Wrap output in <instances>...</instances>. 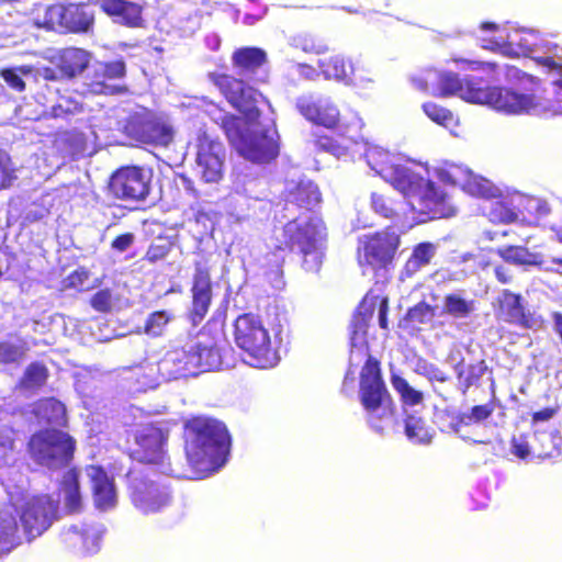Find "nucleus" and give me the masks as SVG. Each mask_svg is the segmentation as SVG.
<instances>
[{"label":"nucleus","mask_w":562,"mask_h":562,"mask_svg":"<svg viewBox=\"0 0 562 562\" xmlns=\"http://www.w3.org/2000/svg\"><path fill=\"white\" fill-rule=\"evenodd\" d=\"M267 63L268 55L265 49L254 46L239 47L232 54V66L238 78L216 71L207 75L223 98L250 122L260 117L258 104L266 100L251 83L266 82V76H259V72Z\"/></svg>","instance_id":"nucleus-1"},{"label":"nucleus","mask_w":562,"mask_h":562,"mask_svg":"<svg viewBox=\"0 0 562 562\" xmlns=\"http://www.w3.org/2000/svg\"><path fill=\"white\" fill-rule=\"evenodd\" d=\"M184 452L192 467L224 460L232 439L226 425L213 417L193 416L183 425Z\"/></svg>","instance_id":"nucleus-2"},{"label":"nucleus","mask_w":562,"mask_h":562,"mask_svg":"<svg viewBox=\"0 0 562 562\" xmlns=\"http://www.w3.org/2000/svg\"><path fill=\"white\" fill-rule=\"evenodd\" d=\"M461 99L488 104L498 112L515 115L550 110L549 103L535 91L520 93L512 88L491 87L486 79L474 75L462 78Z\"/></svg>","instance_id":"nucleus-3"},{"label":"nucleus","mask_w":562,"mask_h":562,"mask_svg":"<svg viewBox=\"0 0 562 562\" xmlns=\"http://www.w3.org/2000/svg\"><path fill=\"white\" fill-rule=\"evenodd\" d=\"M257 121L247 120L249 126L244 127L239 116L226 114L221 120V127L232 147L245 159L259 164L270 162L279 155L278 133L274 127H256Z\"/></svg>","instance_id":"nucleus-4"},{"label":"nucleus","mask_w":562,"mask_h":562,"mask_svg":"<svg viewBox=\"0 0 562 562\" xmlns=\"http://www.w3.org/2000/svg\"><path fill=\"white\" fill-rule=\"evenodd\" d=\"M173 475L175 471L161 474L154 468L130 470L126 477L133 506L144 515L158 514L169 508L175 496L167 480Z\"/></svg>","instance_id":"nucleus-5"},{"label":"nucleus","mask_w":562,"mask_h":562,"mask_svg":"<svg viewBox=\"0 0 562 562\" xmlns=\"http://www.w3.org/2000/svg\"><path fill=\"white\" fill-rule=\"evenodd\" d=\"M359 397L370 426L382 431L383 422L395 415V404L383 381L380 361L372 356L368 357L360 372Z\"/></svg>","instance_id":"nucleus-6"},{"label":"nucleus","mask_w":562,"mask_h":562,"mask_svg":"<svg viewBox=\"0 0 562 562\" xmlns=\"http://www.w3.org/2000/svg\"><path fill=\"white\" fill-rule=\"evenodd\" d=\"M77 450L76 439L58 428H41L29 437L25 451L32 462L56 471L68 467Z\"/></svg>","instance_id":"nucleus-7"},{"label":"nucleus","mask_w":562,"mask_h":562,"mask_svg":"<svg viewBox=\"0 0 562 562\" xmlns=\"http://www.w3.org/2000/svg\"><path fill=\"white\" fill-rule=\"evenodd\" d=\"M233 327L235 344L248 356L252 367L267 369L278 363V351L261 318H235Z\"/></svg>","instance_id":"nucleus-8"},{"label":"nucleus","mask_w":562,"mask_h":562,"mask_svg":"<svg viewBox=\"0 0 562 562\" xmlns=\"http://www.w3.org/2000/svg\"><path fill=\"white\" fill-rule=\"evenodd\" d=\"M132 436L135 445L131 451L133 460L146 468L159 470L161 474L173 472L167 450L169 430L161 423L140 425Z\"/></svg>","instance_id":"nucleus-9"},{"label":"nucleus","mask_w":562,"mask_h":562,"mask_svg":"<svg viewBox=\"0 0 562 562\" xmlns=\"http://www.w3.org/2000/svg\"><path fill=\"white\" fill-rule=\"evenodd\" d=\"M400 245V235L389 228L366 235L358 249L359 261L369 266L374 278H381V283L386 285L392 280L391 269Z\"/></svg>","instance_id":"nucleus-10"},{"label":"nucleus","mask_w":562,"mask_h":562,"mask_svg":"<svg viewBox=\"0 0 562 562\" xmlns=\"http://www.w3.org/2000/svg\"><path fill=\"white\" fill-rule=\"evenodd\" d=\"M193 335L198 338L190 346L195 374L222 369L224 353L221 345L225 341V318H207Z\"/></svg>","instance_id":"nucleus-11"},{"label":"nucleus","mask_w":562,"mask_h":562,"mask_svg":"<svg viewBox=\"0 0 562 562\" xmlns=\"http://www.w3.org/2000/svg\"><path fill=\"white\" fill-rule=\"evenodd\" d=\"M127 74L124 59L97 61L82 81L81 97L119 95L128 92V87L121 83Z\"/></svg>","instance_id":"nucleus-12"},{"label":"nucleus","mask_w":562,"mask_h":562,"mask_svg":"<svg viewBox=\"0 0 562 562\" xmlns=\"http://www.w3.org/2000/svg\"><path fill=\"white\" fill-rule=\"evenodd\" d=\"M153 172L143 166L126 165L112 172L109 191L113 198L127 202H140L150 193Z\"/></svg>","instance_id":"nucleus-13"},{"label":"nucleus","mask_w":562,"mask_h":562,"mask_svg":"<svg viewBox=\"0 0 562 562\" xmlns=\"http://www.w3.org/2000/svg\"><path fill=\"white\" fill-rule=\"evenodd\" d=\"M326 237V225L321 216L313 215L305 222L293 220L282 228V240L273 248L277 252H297L299 255Z\"/></svg>","instance_id":"nucleus-14"},{"label":"nucleus","mask_w":562,"mask_h":562,"mask_svg":"<svg viewBox=\"0 0 562 562\" xmlns=\"http://www.w3.org/2000/svg\"><path fill=\"white\" fill-rule=\"evenodd\" d=\"M224 158L223 144L201 128L196 135V162L205 182H217L223 178Z\"/></svg>","instance_id":"nucleus-15"},{"label":"nucleus","mask_w":562,"mask_h":562,"mask_svg":"<svg viewBox=\"0 0 562 562\" xmlns=\"http://www.w3.org/2000/svg\"><path fill=\"white\" fill-rule=\"evenodd\" d=\"M126 131L137 142L156 147H167L175 136L172 126L156 115H145L128 121Z\"/></svg>","instance_id":"nucleus-16"},{"label":"nucleus","mask_w":562,"mask_h":562,"mask_svg":"<svg viewBox=\"0 0 562 562\" xmlns=\"http://www.w3.org/2000/svg\"><path fill=\"white\" fill-rule=\"evenodd\" d=\"M52 510L46 496H34L24 504L20 519L27 541L41 536L50 526Z\"/></svg>","instance_id":"nucleus-17"},{"label":"nucleus","mask_w":562,"mask_h":562,"mask_svg":"<svg viewBox=\"0 0 562 562\" xmlns=\"http://www.w3.org/2000/svg\"><path fill=\"white\" fill-rule=\"evenodd\" d=\"M297 111L313 124L326 128L338 126L340 114L337 105L326 98L302 97L296 102Z\"/></svg>","instance_id":"nucleus-18"},{"label":"nucleus","mask_w":562,"mask_h":562,"mask_svg":"<svg viewBox=\"0 0 562 562\" xmlns=\"http://www.w3.org/2000/svg\"><path fill=\"white\" fill-rule=\"evenodd\" d=\"M117 375L125 387L136 393L156 389L161 378L158 362L149 361L123 367L119 370Z\"/></svg>","instance_id":"nucleus-19"},{"label":"nucleus","mask_w":562,"mask_h":562,"mask_svg":"<svg viewBox=\"0 0 562 562\" xmlns=\"http://www.w3.org/2000/svg\"><path fill=\"white\" fill-rule=\"evenodd\" d=\"M191 316H205L213 297L211 268L202 261L194 262L191 285Z\"/></svg>","instance_id":"nucleus-20"},{"label":"nucleus","mask_w":562,"mask_h":562,"mask_svg":"<svg viewBox=\"0 0 562 562\" xmlns=\"http://www.w3.org/2000/svg\"><path fill=\"white\" fill-rule=\"evenodd\" d=\"M164 380H177L195 376L190 347L175 346L169 348L158 361Z\"/></svg>","instance_id":"nucleus-21"},{"label":"nucleus","mask_w":562,"mask_h":562,"mask_svg":"<svg viewBox=\"0 0 562 562\" xmlns=\"http://www.w3.org/2000/svg\"><path fill=\"white\" fill-rule=\"evenodd\" d=\"M416 198L419 203V212L430 218L450 217L456 214L447 193L429 180L425 179Z\"/></svg>","instance_id":"nucleus-22"},{"label":"nucleus","mask_w":562,"mask_h":562,"mask_svg":"<svg viewBox=\"0 0 562 562\" xmlns=\"http://www.w3.org/2000/svg\"><path fill=\"white\" fill-rule=\"evenodd\" d=\"M101 11L114 22L128 29L146 27L144 7L130 0H100Z\"/></svg>","instance_id":"nucleus-23"},{"label":"nucleus","mask_w":562,"mask_h":562,"mask_svg":"<svg viewBox=\"0 0 562 562\" xmlns=\"http://www.w3.org/2000/svg\"><path fill=\"white\" fill-rule=\"evenodd\" d=\"M89 476L94 506L103 512L114 508L117 504V493L113 477L100 465L90 467Z\"/></svg>","instance_id":"nucleus-24"},{"label":"nucleus","mask_w":562,"mask_h":562,"mask_svg":"<svg viewBox=\"0 0 562 562\" xmlns=\"http://www.w3.org/2000/svg\"><path fill=\"white\" fill-rule=\"evenodd\" d=\"M91 58L92 55L87 49L68 46L57 50L54 63L65 80H72L88 69Z\"/></svg>","instance_id":"nucleus-25"},{"label":"nucleus","mask_w":562,"mask_h":562,"mask_svg":"<svg viewBox=\"0 0 562 562\" xmlns=\"http://www.w3.org/2000/svg\"><path fill=\"white\" fill-rule=\"evenodd\" d=\"M321 72L327 79L342 81L346 85L363 82L366 78L359 74L360 69L350 59L342 55H334L318 61Z\"/></svg>","instance_id":"nucleus-26"},{"label":"nucleus","mask_w":562,"mask_h":562,"mask_svg":"<svg viewBox=\"0 0 562 562\" xmlns=\"http://www.w3.org/2000/svg\"><path fill=\"white\" fill-rule=\"evenodd\" d=\"M88 328L94 340L100 342L140 333L139 327L130 326L125 318H90Z\"/></svg>","instance_id":"nucleus-27"},{"label":"nucleus","mask_w":562,"mask_h":562,"mask_svg":"<svg viewBox=\"0 0 562 562\" xmlns=\"http://www.w3.org/2000/svg\"><path fill=\"white\" fill-rule=\"evenodd\" d=\"M370 288L356 307L355 316H386L390 311V299L381 283V278Z\"/></svg>","instance_id":"nucleus-28"},{"label":"nucleus","mask_w":562,"mask_h":562,"mask_svg":"<svg viewBox=\"0 0 562 562\" xmlns=\"http://www.w3.org/2000/svg\"><path fill=\"white\" fill-rule=\"evenodd\" d=\"M34 415L50 428H63L68 425L67 409L64 403L55 397H44L35 403Z\"/></svg>","instance_id":"nucleus-29"},{"label":"nucleus","mask_w":562,"mask_h":562,"mask_svg":"<svg viewBox=\"0 0 562 562\" xmlns=\"http://www.w3.org/2000/svg\"><path fill=\"white\" fill-rule=\"evenodd\" d=\"M288 204L295 205L297 209L313 211L322 201V194L318 187L311 181H300L284 193Z\"/></svg>","instance_id":"nucleus-30"},{"label":"nucleus","mask_w":562,"mask_h":562,"mask_svg":"<svg viewBox=\"0 0 562 562\" xmlns=\"http://www.w3.org/2000/svg\"><path fill=\"white\" fill-rule=\"evenodd\" d=\"M19 526L10 506L0 507V557L20 546Z\"/></svg>","instance_id":"nucleus-31"},{"label":"nucleus","mask_w":562,"mask_h":562,"mask_svg":"<svg viewBox=\"0 0 562 562\" xmlns=\"http://www.w3.org/2000/svg\"><path fill=\"white\" fill-rule=\"evenodd\" d=\"M59 491L64 495V505L68 513L77 514L82 508L79 471L76 468L67 470L60 481Z\"/></svg>","instance_id":"nucleus-32"},{"label":"nucleus","mask_w":562,"mask_h":562,"mask_svg":"<svg viewBox=\"0 0 562 562\" xmlns=\"http://www.w3.org/2000/svg\"><path fill=\"white\" fill-rule=\"evenodd\" d=\"M436 254V246L430 241H423L415 245L412 249V254L405 261L401 270V280L411 279L422 268L428 266L431 262Z\"/></svg>","instance_id":"nucleus-33"},{"label":"nucleus","mask_w":562,"mask_h":562,"mask_svg":"<svg viewBox=\"0 0 562 562\" xmlns=\"http://www.w3.org/2000/svg\"><path fill=\"white\" fill-rule=\"evenodd\" d=\"M94 23L92 12L83 4L70 3L65 5L64 32H88Z\"/></svg>","instance_id":"nucleus-34"},{"label":"nucleus","mask_w":562,"mask_h":562,"mask_svg":"<svg viewBox=\"0 0 562 562\" xmlns=\"http://www.w3.org/2000/svg\"><path fill=\"white\" fill-rule=\"evenodd\" d=\"M386 179L407 198H416L425 181L424 177L400 166H396L394 173L387 176Z\"/></svg>","instance_id":"nucleus-35"},{"label":"nucleus","mask_w":562,"mask_h":562,"mask_svg":"<svg viewBox=\"0 0 562 562\" xmlns=\"http://www.w3.org/2000/svg\"><path fill=\"white\" fill-rule=\"evenodd\" d=\"M493 308L499 316H526L525 299L508 289H504L495 297Z\"/></svg>","instance_id":"nucleus-36"},{"label":"nucleus","mask_w":562,"mask_h":562,"mask_svg":"<svg viewBox=\"0 0 562 562\" xmlns=\"http://www.w3.org/2000/svg\"><path fill=\"white\" fill-rule=\"evenodd\" d=\"M60 542L66 549L78 550L83 554L94 550L97 542L94 535L78 527H70L60 533Z\"/></svg>","instance_id":"nucleus-37"},{"label":"nucleus","mask_w":562,"mask_h":562,"mask_svg":"<svg viewBox=\"0 0 562 562\" xmlns=\"http://www.w3.org/2000/svg\"><path fill=\"white\" fill-rule=\"evenodd\" d=\"M293 48L305 54L322 55L329 52L328 41L321 34L312 31H304L295 34L291 38Z\"/></svg>","instance_id":"nucleus-38"},{"label":"nucleus","mask_w":562,"mask_h":562,"mask_svg":"<svg viewBox=\"0 0 562 562\" xmlns=\"http://www.w3.org/2000/svg\"><path fill=\"white\" fill-rule=\"evenodd\" d=\"M102 278H97L91 281L90 271L86 267L80 266L63 279L61 290L77 293L88 292L99 288L102 284Z\"/></svg>","instance_id":"nucleus-39"},{"label":"nucleus","mask_w":562,"mask_h":562,"mask_svg":"<svg viewBox=\"0 0 562 562\" xmlns=\"http://www.w3.org/2000/svg\"><path fill=\"white\" fill-rule=\"evenodd\" d=\"M518 213L512 199L501 198L490 203L485 216L494 224H510L518 220Z\"/></svg>","instance_id":"nucleus-40"},{"label":"nucleus","mask_w":562,"mask_h":562,"mask_svg":"<svg viewBox=\"0 0 562 562\" xmlns=\"http://www.w3.org/2000/svg\"><path fill=\"white\" fill-rule=\"evenodd\" d=\"M497 254L505 262L517 266H541L543 263L540 254L531 252L525 246H505L498 248Z\"/></svg>","instance_id":"nucleus-41"},{"label":"nucleus","mask_w":562,"mask_h":562,"mask_svg":"<svg viewBox=\"0 0 562 562\" xmlns=\"http://www.w3.org/2000/svg\"><path fill=\"white\" fill-rule=\"evenodd\" d=\"M364 158L369 167L383 178L394 173V168L397 166L394 156L378 146L367 148Z\"/></svg>","instance_id":"nucleus-42"},{"label":"nucleus","mask_w":562,"mask_h":562,"mask_svg":"<svg viewBox=\"0 0 562 562\" xmlns=\"http://www.w3.org/2000/svg\"><path fill=\"white\" fill-rule=\"evenodd\" d=\"M427 72L428 75H437L438 87L434 91V95L441 98L457 95L461 98L462 78L458 74L452 71L437 74L434 70H428Z\"/></svg>","instance_id":"nucleus-43"},{"label":"nucleus","mask_w":562,"mask_h":562,"mask_svg":"<svg viewBox=\"0 0 562 562\" xmlns=\"http://www.w3.org/2000/svg\"><path fill=\"white\" fill-rule=\"evenodd\" d=\"M48 376V368L43 362L34 361L25 368L20 385L25 390H38L46 384Z\"/></svg>","instance_id":"nucleus-44"},{"label":"nucleus","mask_w":562,"mask_h":562,"mask_svg":"<svg viewBox=\"0 0 562 562\" xmlns=\"http://www.w3.org/2000/svg\"><path fill=\"white\" fill-rule=\"evenodd\" d=\"M462 189L468 194L482 199L495 198V192L497 191V189L491 181L483 177L474 175H470L464 180V182L462 183Z\"/></svg>","instance_id":"nucleus-45"},{"label":"nucleus","mask_w":562,"mask_h":562,"mask_svg":"<svg viewBox=\"0 0 562 562\" xmlns=\"http://www.w3.org/2000/svg\"><path fill=\"white\" fill-rule=\"evenodd\" d=\"M83 103L71 95H60L58 101L50 108L49 114L54 119L68 120L69 117L82 113Z\"/></svg>","instance_id":"nucleus-46"},{"label":"nucleus","mask_w":562,"mask_h":562,"mask_svg":"<svg viewBox=\"0 0 562 562\" xmlns=\"http://www.w3.org/2000/svg\"><path fill=\"white\" fill-rule=\"evenodd\" d=\"M454 369L457 378L463 386V392H467L469 387L480 381L486 370V366L484 360L469 364L468 367H463L462 361H460Z\"/></svg>","instance_id":"nucleus-47"},{"label":"nucleus","mask_w":562,"mask_h":562,"mask_svg":"<svg viewBox=\"0 0 562 562\" xmlns=\"http://www.w3.org/2000/svg\"><path fill=\"white\" fill-rule=\"evenodd\" d=\"M475 310V301L467 300L460 293H449L443 300V311L450 315L467 316Z\"/></svg>","instance_id":"nucleus-48"},{"label":"nucleus","mask_w":562,"mask_h":562,"mask_svg":"<svg viewBox=\"0 0 562 562\" xmlns=\"http://www.w3.org/2000/svg\"><path fill=\"white\" fill-rule=\"evenodd\" d=\"M391 383L405 405L414 406L423 402V393L412 387L403 376L393 374L391 376Z\"/></svg>","instance_id":"nucleus-49"},{"label":"nucleus","mask_w":562,"mask_h":562,"mask_svg":"<svg viewBox=\"0 0 562 562\" xmlns=\"http://www.w3.org/2000/svg\"><path fill=\"white\" fill-rule=\"evenodd\" d=\"M64 16L65 5L60 3H54L45 7L44 16L42 21H37L36 24L47 31L64 32Z\"/></svg>","instance_id":"nucleus-50"},{"label":"nucleus","mask_w":562,"mask_h":562,"mask_svg":"<svg viewBox=\"0 0 562 562\" xmlns=\"http://www.w3.org/2000/svg\"><path fill=\"white\" fill-rule=\"evenodd\" d=\"M371 206L376 214L385 218H393L398 214V202L385 192H372Z\"/></svg>","instance_id":"nucleus-51"},{"label":"nucleus","mask_w":562,"mask_h":562,"mask_svg":"<svg viewBox=\"0 0 562 562\" xmlns=\"http://www.w3.org/2000/svg\"><path fill=\"white\" fill-rule=\"evenodd\" d=\"M16 430L9 425L0 427V467L9 463L15 451Z\"/></svg>","instance_id":"nucleus-52"},{"label":"nucleus","mask_w":562,"mask_h":562,"mask_svg":"<svg viewBox=\"0 0 562 562\" xmlns=\"http://www.w3.org/2000/svg\"><path fill=\"white\" fill-rule=\"evenodd\" d=\"M27 347L24 342L13 344L7 340L0 341V364L19 363L25 358Z\"/></svg>","instance_id":"nucleus-53"},{"label":"nucleus","mask_w":562,"mask_h":562,"mask_svg":"<svg viewBox=\"0 0 562 562\" xmlns=\"http://www.w3.org/2000/svg\"><path fill=\"white\" fill-rule=\"evenodd\" d=\"M302 268L307 272H318L323 265L324 250L321 241L316 243L310 248H305L301 254Z\"/></svg>","instance_id":"nucleus-54"},{"label":"nucleus","mask_w":562,"mask_h":562,"mask_svg":"<svg viewBox=\"0 0 562 562\" xmlns=\"http://www.w3.org/2000/svg\"><path fill=\"white\" fill-rule=\"evenodd\" d=\"M405 434L409 440L416 443L427 442L430 438L425 422L414 415H408L405 418Z\"/></svg>","instance_id":"nucleus-55"},{"label":"nucleus","mask_w":562,"mask_h":562,"mask_svg":"<svg viewBox=\"0 0 562 562\" xmlns=\"http://www.w3.org/2000/svg\"><path fill=\"white\" fill-rule=\"evenodd\" d=\"M494 409L495 406L492 403L474 405L469 413H463L458 416V423L469 426L484 422L492 416Z\"/></svg>","instance_id":"nucleus-56"},{"label":"nucleus","mask_w":562,"mask_h":562,"mask_svg":"<svg viewBox=\"0 0 562 562\" xmlns=\"http://www.w3.org/2000/svg\"><path fill=\"white\" fill-rule=\"evenodd\" d=\"M423 110L432 122L439 125L446 126L453 121L452 112L435 102L424 103Z\"/></svg>","instance_id":"nucleus-57"},{"label":"nucleus","mask_w":562,"mask_h":562,"mask_svg":"<svg viewBox=\"0 0 562 562\" xmlns=\"http://www.w3.org/2000/svg\"><path fill=\"white\" fill-rule=\"evenodd\" d=\"M91 307L103 314H108L112 311L115 297L110 289H100L90 297Z\"/></svg>","instance_id":"nucleus-58"},{"label":"nucleus","mask_w":562,"mask_h":562,"mask_svg":"<svg viewBox=\"0 0 562 562\" xmlns=\"http://www.w3.org/2000/svg\"><path fill=\"white\" fill-rule=\"evenodd\" d=\"M16 178L10 155L0 149V190L9 188Z\"/></svg>","instance_id":"nucleus-59"},{"label":"nucleus","mask_w":562,"mask_h":562,"mask_svg":"<svg viewBox=\"0 0 562 562\" xmlns=\"http://www.w3.org/2000/svg\"><path fill=\"white\" fill-rule=\"evenodd\" d=\"M171 250V244L167 239L159 238L158 241L151 243L144 256V259L150 263H155L165 259Z\"/></svg>","instance_id":"nucleus-60"},{"label":"nucleus","mask_w":562,"mask_h":562,"mask_svg":"<svg viewBox=\"0 0 562 562\" xmlns=\"http://www.w3.org/2000/svg\"><path fill=\"white\" fill-rule=\"evenodd\" d=\"M314 144L317 149L328 151L335 156H340L345 153V147L341 146L337 140L328 135H317L314 139Z\"/></svg>","instance_id":"nucleus-61"},{"label":"nucleus","mask_w":562,"mask_h":562,"mask_svg":"<svg viewBox=\"0 0 562 562\" xmlns=\"http://www.w3.org/2000/svg\"><path fill=\"white\" fill-rule=\"evenodd\" d=\"M1 78L5 83L18 92H23L26 89V85L22 79L21 75L16 72L14 68H3L0 70Z\"/></svg>","instance_id":"nucleus-62"},{"label":"nucleus","mask_w":562,"mask_h":562,"mask_svg":"<svg viewBox=\"0 0 562 562\" xmlns=\"http://www.w3.org/2000/svg\"><path fill=\"white\" fill-rule=\"evenodd\" d=\"M510 452L521 460H525L530 456L531 450L527 441L526 434L520 435L519 437L513 436L510 438Z\"/></svg>","instance_id":"nucleus-63"},{"label":"nucleus","mask_w":562,"mask_h":562,"mask_svg":"<svg viewBox=\"0 0 562 562\" xmlns=\"http://www.w3.org/2000/svg\"><path fill=\"white\" fill-rule=\"evenodd\" d=\"M506 78L509 81L528 82L535 87L540 85V80L538 78L521 71L515 66H506Z\"/></svg>","instance_id":"nucleus-64"}]
</instances>
